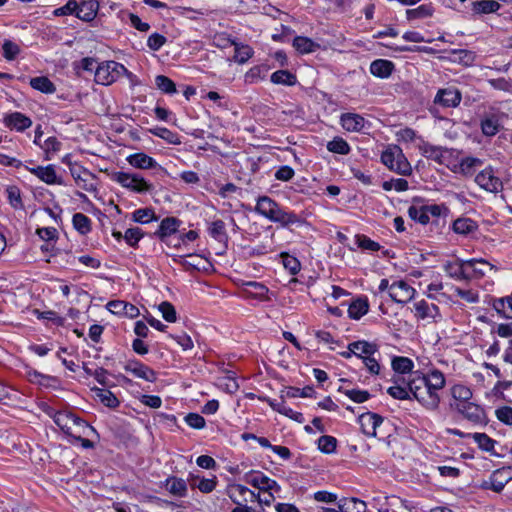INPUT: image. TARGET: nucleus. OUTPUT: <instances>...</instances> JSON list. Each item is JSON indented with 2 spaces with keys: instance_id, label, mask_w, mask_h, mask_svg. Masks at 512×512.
Here are the masks:
<instances>
[{
  "instance_id": "nucleus-1",
  "label": "nucleus",
  "mask_w": 512,
  "mask_h": 512,
  "mask_svg": "<svg viewBox=\"0 0 512 512\" xmlns=\"http://www.w3.org/2000/svg\"><path fill=\"white\" fill-rule=\"evenodd\" d=\"M255 212L271 222L278 223L284 228L302 224V219L294 212L282 208L275 200L268 196L257 199Z\"/></svg>"
},
{
  "instance_id": "nucleus-2",
  "label": "nucleus",
  "mask_w": 512,
  "mask_h": 512,
  "mask_svg": "<svg viewBox=\"0 0 512 512\" xmlns=\"http://www.w3.org/2000/svg\"><path fill=\"white\" fill-rule=\"evenodd\" d=\"M408 386L413 397L427 410L437 411L440 406V394L432 390L430 386L424 382V378L415 374L408 381Z\"/></svg>"
},
{
  "instance_id": "nucleus-3",
  "label": "nucleus",
  "mask_w": 512,
  "mask_h": 512,
  "mask_svg": "<svg viewBox=\"0 0 512 512\" xmlns=\"http://www.w3.org/2000/svg\"><path fill=\"white\" fill-rule=\"evenodd\" d=\"M125 67L115 61H104L99 63L95 71V82L101 85L114 83L124 72Z\"/></svg>"
},
{
  "instance_id": "nucleus-4",
  "label": "nucleus",
  "mask_w": 512,
  "mask_h": 512,
  "mask_svg": "<svg viewBox=\"0 0 512 512\" xmlns=\"http://www.w3.org/2000/svg\"><path fill=\"white\" fill-rule=\"evenodd\" d=\"M505 114L499 110L491 109L486 112L480 122V127L483 135L487 137L495 136L502 128V120Z\"/></svg>"
},
{
  "instance_id": "nucleus-5",
  "label": "nucleus",
  "mask_w": 512,
  "mask_h": 512,
  "mask_svg": "<svg viewBox=\"0 0 512 512\" xmlns=\"http://www.w3.org/2000/svg\"><path fill=\"white\" fill-rule=\"evenodd\" d=\"M52 417L55 424L68 435L74 434L73 430L75 427L87 426L84 420L69 411L55 412Z\"/></svg>"
},
{
  "instance_id": "nucleus-6",
  "label": "nucleus",
  "mask_w": 512,
  "mask_h": 512,
  "mask_svg": "<svg viewBox=\"0 0 512 512\" xmlns=\"http://www.w3.org/2000/svg\"><path fill=\"white\" fill-rule=\"evenodd\" d=\"M70 165V172L72 177L75 179L77 185L86 190H96V182L94 175L79 165V162H68Z\"/></svg>"
},
{
  "instance_id": "nucleus-7",
  "label": "nucleus",
  "mask_w": 512,
  "mask_h": 512,
  "mask_svg": "<svg viewBox=\"0 0 512 512\" xmlns=\"http://www.w3.org/2000/svg\"><path fill=\"white\" fill-rule=\"evenodd\" d=\"M414 316L417 320L426 321L428 323L437 322L441 319L438 306L426 300H420L414 303Z\"/></svg>"
},
{
  "instance_id": "nucleus-8",
  "label": "nucleus",
  "mask_w": 512,
  "mask_h": 512,
  "mask_svg": "<svg viewBox=\"0 0 512 512\" xmlns=\"http://www.w3.org/2000/svg\"><path fill=\"white\" fill-rule=\"evenodd\" d=\"M416 290L406 281H394L390 286V297L397 303H407L414 298Z\"/></svg>"
},
{
  "instance_id": "nucleus-9",
  "label": "nucleus",
  "mask_w": 512,
  "mask_h": 512,
  "mask_svg": "<svg viewBox=\"0 0 512 512\" xmlns=\"http://www.w3.org/2000/svg\"><path fill=\"white\" fill-rule=\"evenodd\" d=\"M176 344L187 351L193 348V341L189 335L182 332L177 335L167 333L166 326L162 324V348L172 349V344Z\"/></svg>"
},
{
  "instance_id": "nucleus-10",
  "label": "nucleus",
  "mask_w": 512,
  "mask_h": 512,
  "mask_svg": "<svg viewBox=\"0 0 512 512\" xmlns=\"http://www.w3.org/2000/svg\"><path fill=\"white\" fill-rule=\"evenodd\" d=\"M245 480L248 484L252 485L253 487L261 490V491H275L279 492L281 490V487L279 484L264 475L261 472H251L245 476Z\"/></svg>"
},
{
  "instance_id": "nucleus-11",
  "label": "nucleus",
  "mask_w": 512,
  "mask_h": 512,
  "mask_svg": "<svg viewBox=\"0 0 512 512\" xmlns=\"http://www.w3.org/2000/svg\"><path fill=\"white\" fill-rule=\"evenodd\" d=\"M113 178L123 187L129 188L136 192H142L148 189V185L144 179L136 174L116 172L113 174Z\"/></svg>"
},
{
  "instance_id": "nucleus-12",
  "label": "nucleus",
  "mask_w": 512,
  "mask_h": 512,
  "mask_svg": "<svg viewBox=\"0 0 512 512\" xmlns=\"http://www.w3.org/2000/svg\"><path fill=\"white\" fill-rule=\"evenodd\" d=\"M475 182L484 190L489 192H497L502 187L501 180L494 175L491 168L484 169L475 177Z\"/></svg>"
},
{
  "instance_id": "nucleus-13",
  "label": "nucleus",
  "mask_w": 512,
  "mask_h": 512,
  "mask_svg": "<svg viewBox=\"0 0 512 512\" xmlns=\"http://www.w3.org/2000/svg\"><path fill=\"white\" fill-rule=\"evenodd\" d=\"M467 264V280L480 279L484 277L487 271L496 269L494 265L490 264L484 259H469L466 260Z\"/></svg>"
},
{
  "instance_id": "nucleus-14",
  "label": "nucleus",
  "mask_w": 512,
  "mask_h": 512,
  "mask_svg": "<svg viewBox=\"0 0 512 512\" xmlns=\"http://www.w3.org/2000/svg\"><path fill=\"white\" fill-rule=\"evenodd\" d=\"M382 422L383 418L372 412L363 413L359 416V424L362 432L370 437H376V430Z\"/></svg>"
},
{
  "instance_id": "nucleus-15",
  "label": "nucleus",
  "mask_w": 512,
  "mask_h": 512,
  "mask_svg": "<svg viewBox=\"0 0 512 512\" xmlns=\"http://www.w3.org/2000/svg\"><path fill=\"white\" fill-rule=\"evenodd\" d=\"M461 99L460 91L457 88L449 87L438 91L435 103H439L444 107H457Z\"/></svg>"
},
{
  "instance_id": "nucleus-16",
  "label": "nucleus",
  "mask_w": 512,
  "mask_h": 512,
  "mask_svg": "<svg viewBox=\"0 0 512 512\" xmlns=\"http://www.w3.org/2000/svg\"><path fill=\"white\" fill-rule=\"evenodd\" d=\"M229 497L235 504L240 505L241 503L254 502L256 493L244 485L234 484L229 489Z\"/></svg>"
},
{
  "instance_id": "nucleus-17",
  "label": "nucleus",
  "mask_w": 512,
  "mask_h": 512,
  "mask_svg": "<svg viewBox=\"0 0 512 512\" xmlns=\"http://www.w3.org/2000/svg\"><path fill=\"white\" fill-rule=\"evenodd\" d=\"M99 10V3L96 0H82L77 2L75 15L86 22L94 20Z\"/></svg>"
},
{
  "instance_id": "nucleus-18",
  "label": "nucleus",
  "mask_w": 512,
  "mask_h": 512,
  "mask_svg": "<svg viewBox=\"0 0 512 512\" xmlns=\"http://www.w3.org/2000/svg\"><path fill=\"white\" fill-rule=\"evenodd\" d=\"M340 123L348 132H360L365 128L367 121L359 114L344 113L340 117Z\"/></svg>"
},
{
  "instance_id": "nucleus-19",
  "label": "nucleus",
  "mask_w": 512,
  "mask_h": 512,
  "mask_svg": "<svg viewBox=\"0 0 512 512\" xmlns=\"http://www.w3.org/2000/svg\"><path fill=\"white\" fill-rule=\"evenodd\" d=\"M3 122L6 127L18 132H22L32 125L31 119L20 112H13L6 115Z\"/></svg>"
},
{
  "instance_id": "nucleus-20",
  "label": "nucleus",
  "mask_w": 512,
  "mask_h": 512,
  "mask_svg": "<svg viewBox=\"0 0 512 512\" xmlns=\"http://www.w3.org/2000/svg\"><path fill=\"white\" fill-rule=\"evenodd\" d=\"M125 370L132 373L135 377L154 382L157 379V373L146 365L137 361H130L125 365Z\"/></svg>"
},
{
  "instance_id": "nucleus-21",
  "label": "nucleus",
  "mask_w": 512,
  "mask_h": 512,
  "mask_svg": "<svg viewBox=\"0 0 512 512\" xmlns=\"http://www.w3.org/2000/svg\"><path fill=\"white\" fill-rule=\"evenodd\" d=\"M458 411L469 421L480 423L484 419L483 409L472 402L460 403L457 406Z\"/></svg>"
},
{
  "instance_id": "nucleus-22",
  "label": "nucleus",
  "mask_w": 512,
  "mask_h": 512,
  "mask_svg": "<svg viewBox=\"0 0 512 512\" xmlns=\"http://www.w3.org/2000/svg\"><path fill=\"white\" fill-rule=\"evenodd\" d=\"M348 349H350L356 357L364 359V357L374 355L378 352V345L365 340H359L349 343Z\"/></svg>"
},
{
  "instance_id": "nucleus-23",
  "label": "nucleus",
  "mask_w": 512,
  "mask_h": 512,
  "mask_svg": "<svg viewBox=\"0 0 512 512\" xmlns=\"http://www.w3.org/2000/svg\"><path fill=\"white\" fill-rule=\"evenodd\" d=\"M269 406L276 412L298 422L303 423L305 421L304 416L301 412L294 411L292 408L285 405L284 401H277L275 399H267Z\"/></svg>"
},
{
  "instance_id": "nucleus-24",
  "label": "nucleus",
  "mask_w": 512,
  "mask_h": 512,
  "mask_svg": "<svg viewBox=\"0 0 512 512\" xmlns=\"http://www.w3.org/2000/svg\"><path fill=\"white\" fill-rule=\"evenodd\" d=\"M466 260H457L447 262L444 265L445 272L455 280H467V266Z\"/></svg>"
},
{
  "instance_id": "nucleus-25",
  "label": "nucleus",
  "mask_w": 512,
  "mask_h": 512,
  "mask_svg": "<svg viewBox=\"0 0 512 512\" xmlns=\"http://www.w3.org/2000/svg\"><path fill=\"white\" fill-rule=\"evenodd\" d=\"M26 168L47 184H54L57 182V176L53 165L32 167L26 166Z\"/></svg>"
},
{
  "instance_id": "nucleus-26",
  "label": "nucleus",
  "mask_w": 512,
  "mask_h": 512,
  "mask_svg": "<svg viewBox=\"0 0 512 512\" xmlns=\"http://www.w3.org/2000/svg\"><path fill=\"white\" fill-rule=\"evenodd\" d=\"M167 491L174 497H185L187 495L186 481L178 477H168L165 481Z\"/></svg>"
},
{
  "instance_id": "nucleus-27",
  "label": "nucleus",
  "mask_w": 512,
  "mask_h": 512,
  "mask_svg": "<svg viewBox=\"0 0 512 512\" xmlns=\"http://www.w3.org/2000/svg\"><path fill=\"white\" fill-rule=\"evenodd\" d=\"M420 377H423L424 382H426V384L430 386L432 390H435L438 393L445 387V376L441 371L437 369H432L426 374L420 375Z\"/></svg>"
},
{
  "instance_id": "nucleus-28",
  "label": "nucleus",
  "mask_w": 512,
  "mask_h": 512,
  "mask_svg": "<svg viewBox=\"0 0 512 512\" xmlns=\"http://www.w3.org/2000/svg\"><path fill=\"white\" fill-rule=\"evenodd\" d=\"M394 69V64L385 59H377L370 65V72L372 75L379 78H388Z\"/></svg>"
},
{
  "instance_id": "nucleus-29",
  "label": "nucleus",
  "mask_w": 512,
  "mask_h": 512,
  "mask_svg": "<svg viewBox=\"0 0 512 512\" xmlns=\"http://www.w3.org/2000/svg\"><path fill=\"white\" fill-rule=\"evenodd\" d=\"M492 306L501 317L512 319V295L494 299Z\"/></svg>"
},
{
  "instance_id": "nucleus-30",
  "label": "nucleus",
  "mask_w": 512,
  "mask_h": 512,
  "mask_svg": "<svg viewBox=\"0 0 512 512\" xmlns=\"http://www.w3.org/2000/svg\"><path fill=\"white\" fill-rule=\"evenodd\" d=\"M25 377L31 383L45 387L51 386V383L55 381L54 377L42 374L33 368H26Z\"/></svg>"
},
{
  "instance_id": "nucleus-31",
  "label": "nucleus",
  "mask_w": 512,
  "mask_h": 512,
  "mask_svg": "<svg viewBox=\"0 0 512 512\" xmlns=\"http://www.w3.org/2000/svg\"><path fill=\"white\" fill-rule=\"evenodd\" d=\"M341 512H366V504L357 498H344L338 501Z\"/></svg>"
},
{
  "instance_id": "nucleus-32",
  "label": "nucleus",
  "mask_w": 512,
  "mask_h": 512,
  "mask_svg": "<svg viewBox=\"0 0 512 512\" xmlns=\"http://www.w3.org/2000/svg\"><path fill=\"white\" fill-rule=\"evenodd\" d=\"M29 83L33 89L38 90L42 93L51 94L54 93L56 90V87L53 84V82L45 76L31 78Z\"/></svg>"
},
{
  "instance_id": "nucleus-33",
  "label": "nucleus",
  "mask_w": 512,
  "mask_h": 512,
  "mask_svg": "<svg viewBox=\"0 0 512 512\" xmlns=\"http://www.w3.org/2000/svg\"><path fill=\"white\" fill-rule=\"evenodd\" d=\"M293 47L301 54L314 52L319 45L312 39L303 36H297L293 40Z\"/></svg>"
},
{
  "instance_id": "nucleus-34",
  "label": "nucleus",
  "mask_w": 512,
  "mask_h": 512,
  "mask_svg": "<svg viewBox=\"0 0 512 512\" xmlns=\"http://www.w3.org/2000/svg\"><path fill=\"white\" fill-rule=\"evenodd\" d=\"M434 9L431 4H422L417 8L406 10V17L409 21L431 17Z\"/></svg>"
},
{
  "instance_id": "nucleus-35",
  "label": "nucleus",
  "mask_w": 512,
  "mask_h": 512,
  "mask_svg": "<svg viewBox=\"0 0 512 512\" xmlns=\"http://www.w3.org/2000/svg\"><path fill=\"white\" fill-rule=\"evenodd\" d=\"M271 82L278 85L294 86L297 83L296 76L288 70H278L271 75Z\"/></svg>"
},
{
  "instance_id": "nucleus-36",
  "label": "nucleus",
  "mask_w": 512,
  "mask_h": 512,
  "mask_svg": "<svg viewBox=\"0 0 512 512\" xmlns=\"http://www.w3.org/2000/svg\"><path fill=\"white\" fill-rule=\"evenodd\" d=\"M369 305L367 300L357 299L353 301L348 308V315L351 319L358 320L367 314Z\"/></svg>"
},
{
  "instance_id": "nucleus-37",
  "label": "nucleus",
  "mask_w": 512,
  "mask_h": 512,
  "mask_svg": "<svg viewBox=\"0 0 512 512\" xmlns=\"http://www.w3.org/2000/svg\"><path fill=\"white\" fill-rule=\"evenodd\" d=\"M269 71L267 65H257L250 68L245 74V82L249 84L257 83L263 80Z\"/></svg>"
},
{
  "instance_id": "nucleus-38",
  "label": "nucleus",
  "mask_w": 512,
  "mask_h": 512,
  "mask_svg": "<svg viewBox=\"0 0 512 512\" xmlns=\"http://www.w3.org/2000/svg\"><path fill=\"white\" fill-rule=\"evenodd\" d=\"M500 4L495 0H479L473 2V11L476 14H488L498 11Z\"/></svg>"
},
{
  "instance_id": "nucleus-39",
  "label": "nucleus",
  "mask_w": 512,
  "mask_h": 512,
  "mask_svg": "<svg viewBox=\"0 0 512 512\" xmlns=\"http://www.w3.org/2000/svg\"><path fill=\"white\" fill-rule=\"evenodd\" d=\"M391 366L395 372L406 374L412 371L414 363L408 357L396 356L392 359Z\"/></svg>"
},
{
  "instance_id": "nucleus-40",
  "label": "nucleus",
  "mask_w": 512,
  "mask_h": 512,
  "mask_svg": "<svg viewBox=\"0 0 512 512\" xmlns=\"http://www.w3.org/2000/svg\"><path fill=\"white\" fill-rule=\"evenodd\" d=\"M92 390L105 406L115 408L119 405L117 397L111 391L102 388H93Z\"/></svg>"
},
{
  "instance_id": "nucleus-41",
  "label": "nucleus",
  "mask_w": 512,
  "mask_h": 512,
  "mask_svg": "<svg viewBox=\"0 0 512 512\" xmlns=\"http://www.w3.org/2000/svg\"><path fill=\"white\" fill-rule=\"evenodd\" d=\"M506 484L507 483L505 479H503V477H501V474H498V472L495 470L492 472L489 479L482 484V488L491 489L496 493H500L504 489Z\"/></svg>"
},
{
  "instance_id": "nucleus-42",
  "label": "nucleus",
  "mask_w": 512,
  "mask_h": 512,
  "mask_svg": "<svg viewBox=\"0 0 512 512\" xmlns=\"http://www.w3.org/2000/svg\"><path fill=\"white\" fill-rule=\"evenodd\" d=\"M181 221L176 217H166L162 219V242L166 237H170L178 232Z\"/></svg>"
},
{
  "instance_id": "nucleus-43",
  "label": "nucleus",
  "mask_w": 512,
  "mask_h": 512,
  "mask_svg": "<svg viewBox=\"0 0 512 512\" xmlns=\"http://www.w3.org/2000/svg\"><path fill=\"white\" fill-rule=\"evenodd\" d=\"M235 46L234 59L239 64L246 63L253 56V49L249 45L231 42Z\"/></svg>"
},
{
  "instance_id": "nucleus-44",
  "label": "nucleus",
  "mask_w": 512,
  "mask_h": 512,
  "mask_svg": "<svg viewBox=\"0 0 512 512\" xmlns=\"http://www.w3.org/2000/svg\"><path fill=\"white\" fill-rule=\"evenodd\" d=\"M475 229V222L469 218H458L453 223V230L457 234L467 235Z\"/></svg>"
},
{
  "instance_id": "nucleus-45",
  "label": "nucleus",
  "mask_w": 512,
  "mask_h": 512,
  "mask_svg": "<svg viewBox=\"0 0 512 512\" xmlns=\"http://www.w3.org/2000/svg\"><path fill=\"white\" fill-rule=\"evenodd\" d=\"M73 226L81 234L85 235L91 230V220L83 213L73 215Z\"/></svg>"
},
{
  "instance_id": "nucleus-46",
  "label": "nucleus",
  "mask_w": 512,
  "mask_h": 512,
  "mask_svg": "<svg viewBox=\"0 0 512 512\" xmlns=\"http://www.w3.org/2000/svg\"><path fill=\"white\" fill-rule=\"evenodd\" d=\"M451 395L461 403H468L472 397V391L465 385L456 384L451 388Z\"/></svg>"
},
{
  "instance_id": "nucleus-47",
  "label": "nucleus",
  "mask_w": 512,
  "mask_h": 512,
  "mask_svg": "<svg viewBox=\"0 0 512 512\" xmlns=\"http://www.w3.org/2000/svg\"><path fill=\"white\" fill-rule=\"evenodd\" d=\"M317 444L321 452L331 454L336 450L337 440L333 436L323 435L318 439Z\"/></svg>"
},
{
  "instance_id": "nucleus-48",
  "label": "nucleus",
  "mask_w": 512,
  "mask_h": 512,
  "mask_svg": "<svg viewBox=\"0 0 512 512\" xmlns=\"http://www.w3.org/2000/svg\"><path fill=\"white\" fill-rule=\"evenodd\" d=\"M327 149L330 152L345 155L348 154L350 147L343 138L335 137L333 140L328 142Z\"/></svg>"
},
{
  "instance_id": "nucleus-49",
  "label": "nucleus",
  "mask_w": 512,
  "mask_h": 512,
  "mask_svg": "<svg viewBox=\"0 0 512 512\" xmlns=\"http://www.w3.org/2000/svg\"><path fill=\"white\" fill-rule=\"evenodd\" d=\"M281 258L284 268L288 270L290 274L296 275L300 271L301 264L296 257L287 253H281Z\"/></svg>"
},
{
  "instance_id": "nucleus-50",
  "label": "nucleus",
  "mask_w": 512,
  "mask_h": 512,
  "mask_svg": "<svg viewBox=\"0 0 512 512\" xmlns=\"http://www.w3.org/2000/svg\"><path fill=\"white\" fill-rule=\"evenodd\" d=\"M471 436L482 450L490 452L494 449L495 441L491 439L487 434L474 433Z\"/></svg>"
},
{
  "instance_id": "nucleus-51",
  "label": "nucleus",
  "mask_w": 512,
  "mask_h": 512,
  "mask_svg": "<svg viewBox=\"0 0 512 512\" xmlns=\"http://www.w3.org/2000/svg\"><path fill=\"white\" fill-rule=\"evenodd\" d=\"M8 201L14 209H23L20 189L16 186H8L6 189Z\"/></svg>"
},
{
  "instance_id": "nucleus-52",
  "label": "nucleus",
  "mask_w": 512,
  "mask_h": 512,
  "mask_svg": "<svg viewBox=\"0 0 512 512\" xmlns=\"http://www.w3.org/2000/svg\"><path fill=\"white\" fill-rule=\"evenodd\" d=\"M216 484H217L216 477H212V478H202V479H199L198 481L195 479L191 483V486L198 488L202 493H210L215 489Z\"/></svg>"
},
{
  "instance_id": "nucleus-53",
  "label": "nucleus",
  "mask_w": 512,
  "mask_h": 512,
  "mask_svg": "<svg viewBox=\"0 0 512 512\" xmlns=\"http://www.w3.org/2000/svg\"><path fill=\"white\" fill-rule=\"evenodd\" d=\"M355 242L357 246L363 250L368 251H378L380 249V244L373 241L369 237L363 234H358L355 236Z\"/></svg>"
},
{
  "instance_id": "nucleus-54",
  "label": "nucleus",
  "mask_w": 512,
  "mask_h": 512,
  "mask_svg": "<svg viewBox=\"0 0 512 512\" xmlns=\"http://www.w3.org/2000/svg\"><path fill=\"white\" fill-rule=\"evenodd\" d=\"M408 214L411 219L421 224H427L430 221V217L428 216L424 206H411L408 209Z\"/></svg>"
},
{
  "instance_id": "nucleus-55",
  "label": "nucleus",
  "mask_w": 512,
  "mask_h": 512,
  "mask_svg": "<svg viewBox=\"0 0 512 512\" xmlns=\"http://www.w3.org/2000/svg\"><path fill=\"white\" fill-rule=\"evenodd\" d=\"M133 219L136 222L145 224L156 219L155 212L150 208L137 209L133 213Z\"/></svg>"
},
{
  "instance_id": "nucleus-56",
  "label": "nucleus",
  "mask_w": 512,
  "mask_h": 512,
  "mask_svg": "<svg viewBox=\"0 0 512 512\" xmlns=\"http://www.w3.org/2000/svg\"><path fill=\"white\" fill-rule=\"evenodd\" d=\"M185 423L193 429H203L206 426V421L203 416L198 413H188L184 417Z\"/></svg>"
},
{
  "instance_id": "nucleus-57",
  "label": "nucleus",
  "mask_w": 512,
  "mask_h": 512,
  "mask_svg": "<svg viewBox=\"0 0 512 512\" xmlns=\"http://www.w3.org/2000/svg\"><path fill=\"white\" fill-rule=\"evenodd\" d=\"M162 319L169 323H175L178 320L176 308L168 301H162Z\"/></svg>"
},
{
  "instance_id": "nucleus-58",
  "label": "nucleus",
  "mask_w": 512,
  "mask_h": 512,
  "mask_svg": "<svg viewBox=\"0 0 512 512\" xmlns=\"http://www.w3.org/2000/svg\"><path fill=\"white\" fill-rule=\"evenodd\" d=\"M43 150L46 153V160L53 156L54 152H57L61 148V142L56 137H48L43 145Z\"/></svg>"
},
{
  "instance_id": "nucleus-59",
  "label": "nucleus",
  "mask_w": 512,
  "mask_h": 512,
  "mask_svg": "<svg viewBox=\"0 0 512 512\" xmlns=\"http://www.w3.org/2000/svg\"><path fill=\"white\" fill-rule=\"evenodd\" d=\"M2 50H3L4 58L9 61L14 60L17 57V55L20 53L19 46L10 40H6L3 43Z\"/></svg>"
},
{
  "instance_id": "nucleus-60",
  "label": "nucleus",
  "mask_w": 512,
  "mask_h": 512,
  "mask_svg": "<svg viewBox=\"0 0 512 512\" xmlns=\"http://www.w3.org/2000/svg\"><path fill=\"white\" fill-rule=\"evenodd\" d=\"M387 164L391 171H394L400 175H410L412 173V166L410 162H384Z\"/></svg>"
},
{
  "instance_id": "nucleus-61",
  "label": "nucleus",
  "mask_w": 512,
  "mask_h": 512,
  "mask_svg": "<svg viewBox=\"0 0 512 512\" xmlns=\"http://www.w3.org/2000/svg\"><path fill=\"white\" fill-rule=\"evenodd\" d=\"M387 393L393 397L394 399L398 400H407L410 399V390L409 387H402L400 385L391 386L387 389Z\"/></svg>"
},
{
  "instance_id": "nucleus-62",
  "label": "nucleus",
  "mask_w": 512,
  "mask_h": 512,
  "mask_svg": "<svg viewBox=\"0 0 512 512\" xmlns=\"http://www.w3.org/2000/svg\"><path fill=\"white\" fill-rule=\"evenodd\" d=\"M344 394L356 403H363L367 401L370 397V394L366 390L360 389H347L344 391Z\"/></svg>"
},
{
  "instance_id": "nucleus-63",
  "label": "nucleus",
  "mask_w": 512,
  "mask_h": 512,
  "mask_svg": "<svg viewBox=\"0 0 512 512\" xmlns=\"http://www.w3.org/2000/svg\"><path fill=\"white\" fill-rule=\"evenodd\" d=\"M209 233L217 240L224 239L226 236L224 222L222 220L213 221L209 226Z\"/></svg>"
},
{
  "instance_id": "nucleus-64",
  "label": "nucleus",
  "mask_w": 512,
  "mask_h": 512,
  "mask_svg": "<svg viewBox=\"0 0 512 512\" xmlns=\"http://www.w3.org/2000/svg\"><path fill=\"white\" fill-rule=\"evenodd\" d=\"M495 415L500 422L512 426V407H499L498 409H496Z\"/></svg>"
}]
</instances>
